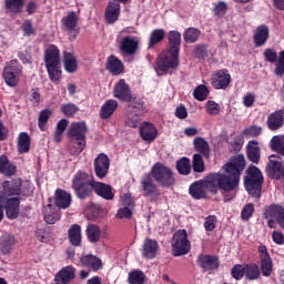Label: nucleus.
Returning a JSON list of instances; mask_svg holds the SVG:
<instances>
[{"label": "nucleus", "mask_w": 284, "mask_h": 284, "mask_svg": "<svg viewBox=\"0 0 284 284\" xmlns=\"http://www.w3.org/2000/svg\"><path fill=\"white\" fill-rule=\"evenodd\" d=\"M106 70L113 77H119V74H123L125 65H123V62L116 55H110L106 60Z\"/></svg>", "instance_id": "c756f323"}, {"label": "nucleus", "mask_w": 284, "mask_h": 284, "mask_svg": "<svg viewBox=\"0 0 284 284\" xmlns=\"http://www.w3.org/2000/svg\"><path fill=\"white\" fill-rule=\"evenodd\" d=\"M77 276V268L74 266L69 265L62 267L54 277L55 283H61V284H68L71 281H74V277Z\"/></svg>", "instance_id": "b1692460"}, {"label": "nucleus", "mask_w": 284, "mask_h": 284, "mask_svg": "<svg viewBox=\"0 0 284 284\" xmlns=\"http://www.w3.org/2000/svg\"><path fill=\"white\" fill-rule=\"evenodd\" d=\"M219 220L216 219V215H209L204 220V230L205 232H214L216 230V223Z\"/></svg>", "instance_id": "e2e57ef3"}, {"label": "nucleus", "mask_w": 284, "mask_h": 284, "mask_svg": "<svg viewBox=\"0 0 284 284\" xmlns=\"http://www.w3.org/2000/svg\"><path fill=\"white\" fill-rule=\"evenodd\" d=\"M0 174L4 176H14L17 174V165L8 159V155L0 156Z\"/></svg>", "instance_id": "c9c22d12"}, {"label": "nucleus", "mask_w": 284, "mask_h": 284, "mask_svg": "<svg viewBox=\"0 0 284 284\" xmlns=\"http://www.w3.org/2000/svg\"><path fill=\"white\" fill-rule=\"evenodd\" d=\"M171 245L173 256H185L191 250V243L190 240H187V231L185 229L176 231L173 234Z\"/></svg>", "instance_id": "6e6552de"}, {"label": "nucleus", "mask_w": 284, "mask_h": 284, "mask_svg": "<svg viewBox=\"0 0 284 284\" xmlns=\"http://www.w3.org/2000/svg\"><path fill=\"white\" fill-rule=\"evenodd\" d=\"M257 252L260 255V267L256 263L244 264V276L246 281H258L262 276L266 278L272 276V272H274V264L272 262V256L267 251V246L260 245L257 247Z\"/></svg>", "instance_id": "7ed1b4c3"}, {"label": "nucleus", "mask_w": 284, "mask_h": 284, "mask_svg": "<svg viewBox=\"0 0 284 284\" xmlns=\"http://www.w3.org/2000/svg\"><path fill=\"white\" fill-rule=\"evenodd\" d=\"M85 234L89 243H99L101 241V227L97 224H88Z\"/></svg>", "instance_id": "79ce46f5"}, {"label": "nucleus", "mask_w": 284, "mask_h": 284, "mask_svg": "<svg viewBox=\"0 0 284 284\" xmlns=\"http://www.w3.org/2000/svg\"><path fill=\"white\" fill-rule=\"evenodd\" d=\"M263 57L267 63H275V77L284 75V50H282L278 55L276 50L267 48L264 50Z\"/></svg>", "instance_id": "9b49d317"}, {"label": "nucleus", "mask_w": 284, "mask_h": 284, "mask_svg": "<svg viewBox=\"0 0 284 284\" xmlns=\"http://www.w3.org/2000/svg\"><path fill=\"white\" fill-rule=\"evenodd\" d=\"M271 148L272 150H274V152H277V154H281L282 156H284V135L273 136L271 140Z\"/></svg>", "instance_id": "603ef678"}, {"label": "nucleus", "mask_w": 284, "mask_h": 284, "mask_svg": "<svg viewBox=\"0 0 284 284\" xmlns=\"http://www.w3.org/2000/svg\"><path fill=\"white\" fill-rule=\"evenodd\" d=\"M197 265H200L204 272L219 270V257L213 255H199Z\"/></svg>", "instance_id": "a878e982"}, {"label": "nucleus", "mask_w": 284, "mask_h": 284, "mask_svg": "<svg viewBox=\"0 0 284 284\" xmlns=\"http://www.w3.org/2000/svg\"><path fill=\"white\" fill-rule=\"evenodd\" d=\"M270 39V28L266 24L258 26L253 34V41L255 48H263Z\"/></svg>", "instance_id": "4be33fe9"}, {"label": "nucleus", "mask_w": 284, "mask_h": 284, "mask_svg": "<svg viewBox=\"0 0 284 284\" xmlns=\"http://www.w3.org/2000/svg\"><path fill=\"white\" fill-rule=\"evenodd\" d=\"M193 146L200 155L202 154V156H205V159H210V143H207L205 139L201 136L194 138Z\"/></svg>", "instance_id": "58836bf2"}, {"label": "nucleus", "mask_w": 284, "mask_h": 284, "mask_svg": "<svg viewBox=\"0 0 284 284\" xmlns=\"http://www.w3.org/2000/svg\"><path fill=\"white\" fill-rule=\"evenodd\" d=\"M17 237L10 233H4L0 236V252L4 256H8L12 252V247L17 245Z\"/></svg>", "instance_id": "bb28decb"}, {"label": "nucleus", "mask_w": 284, "mask_h": 284, "mask_svg": "<svg viewBox=\"0 0 284 284\" xmlns=\"http://www.w3.org/2000/svg\"><path fill=\"white\" fill-rule=\"evenodd\" d=\"M213 14L217 19H223L227 14V3L223 1L213 3Z\"/></svg>", "instance_id": "6e6d98bb"}, {"label": "nucleus", "mask_w": 284, "mask_h": 284, "mask_svg": "<svg viewBox=\"0 0 284 284\" xmlns=\"http://www.w3.org/2000/svg\"><path fill=\"white\" fill-rule=\"evenodd\" d=\"M230 145L234 150V152H241V148H243V135L239 133H232L230 135Z\"/></svg>", "instance_id": "5fc2aeb1"}, {"label": "nucleus", "mask_w": 284, "mask_h": 284, "mask_svg": "<svg viewBox=\"0 0 284 284\" xmlns=\"http://www.w3.org/2000/svg\"><path fill=\"white\" fill-rule=\"evenodd\" d=\"M140 136L142 141H148L149 143H152L159 136V130L154 128V124L151 122H143L140 128Z\"/></svg>", "instance_id": "393cba45"}, {"label": "nucleus", "mask_w": 284, "mask_h": 284, "mask_svg": "<svg viewBox=\"0 0 284 284\" xmlns=\"http://www.w3.org/2000/svg\"><path fill=\"white\" fill-rule=\"evenodd\" d=\"M22 74L23 65H21V63H19V60L17 59L7 62L6 67L2 70L4 83H7L9 88H17V85H19V80L21 79Z\"/></svg>", "instance_id": "0eeeda50"}, {"label": "nucleus", "mask_w": 284, "mask_h": 284, "mask_svg": "<svg viewBox=\"0 0 284 284\" xmlns=\"http://www.w3.org/2000/svg\"><path fill=\"white\" fill-rule=\"evenodd\" d=\"M210 95V90L205 84H200L193 90V97L196 101H205Z\"/></svg>", "instance_id": "864d4df0"}, {"label": "nucleus", "mask_w": 284, "mask_h": 284, "mask_svg": "<svg viewBox=\"0 0 284 284\" xmlns=\"http://www.w3.org/2000/svg\"><path fill=\"white\" fill-rule=\"evenodd\" d=\"M159 251V242L152 239H145L142 245L143 258H156V252Z\"/></svg>", "instance_id": "2f4dec72"}, {"label": "nucleus", "mask_w": 284, "mask_h": 284, "mask_svg": "<svg viewBox=\"0 0 284 284\" xmlns=\"http://www.w3.org/2000/svg\"><path fill=\"white\" fill-rule=\"evenodd\" d=\"M44 65L52 83L61 81V53L57 45L51 44L48 49H45Z\"/></svg>", "instance_id": "20e7f679"}, {"label": "nucleus", "mask_w": 284, "mask_h": 284, "mask_svg": "<svg viewBox=\"0 0 284 284\" xmlns=\"http://www.w3.org/2000/svg\"><path fill=\"white\" fill-rule=\"evenodd\" d=\"M266 171L271 179H274V174H276V173L283 174V162L274 160V159H270V161L266 165Z\"/></svg>", "instance_id": "de8ad7c7"}, {"label": "nucleus", "mask_w": 284, "mask_h": 284, "mask_svg": "<svg viewBox=\"0 0 284 284\" xmlns=\"http://www.w3.org/2000/svg\"><path fill=\"white\" fill-rule=\"evenodd\" d=\"M266 125L271 132L281 130L284 125V110L280 109L267 116Z\"/></svg>", "instance_id": "aec40b11"}, {"label": "nucleus", "mask_w": 284, "mask_h": 284, "mask_svg": "<svg viewBox=\"0 0 284 284\" xmlns=\"http://www.w3.org/2000/svg\"><path fill=\"white\" fill-rule=\"evenodd\" d=\"M120 16H121V4L116 2H109L104 13L106 23H109L110 26H112L113 23H116V21H119Z\"/></svg>", "instance_id": "cd10ccee"}, {"label": "nucleus", "mask_w": 284, "mask_h": 284, "mask_svg": "<svg viewBox=\"0 0 284 284\" xmlns=\"http://www.w3.org/2000/svg\"><path fill=\"white\" fill-rule=\"evenodd\" d=\"M119 108V102L116 100H106L100 110V118L103 120H108L116 112V109Z\"/></svg>", "instance_id": "e433bc0d"}, {"label": "nucleus", "mask_w": 284, "mask_h": 284, "mask_svg": "<svg viewBox=\"0 0 284 284\" xmlns=\"http://www.w3.org/2000/svg\"><path fill=\"white\" fill-rule=\"evenodd\" d=\"M21 30L24 37H34V34H37V30L32 27V20L30 19L23 21Z\"/></svg>", "instance_id": "bf43d9fd"}, {"label": "nucleus", "mask_w": 284, "mask_h": 284, "mask_svg": "<svg viewBox=\"0 0 284 284\" xmlns=\"http://www.w3.org/2000/svg\"><path fill=\"white\" fill-rule=\"evenodd\" d=\"M192 169L196 174L205 172V162L203 161V156L201 154L195 153L193 155Z\"/></svg>", "instance_id": "3c124183"}, {"label": "nucleus", "mask_w": 284, "mask_h": 284, "mask_svg": "<svg viewBox=\"0 0 284 284\" xmlns=\"http://www.w3.org/2000/svg\"><path fill=\"white\" fill-rule=\"evenodd\" d=\"M151 178L154 179L155 183L160 187H173V185H176V178H174V172L170 166H166L165 164L161 162H156L152 168L150 173Z\"/></svg>", "instance_id": "39448f33"}, {"label": "nucleus", "mask_w": 284, "mask_h": 284, "mask_svg": "<svg viewBox=\"0 0 284 284\" xmlns=\"http://www.w3.org/2000/svg\"><path fill=\"white\" fill-rule=\"evenodd\" d=\"M95 176L103 180L110 172V158L105 153H100L93 162Z\"/></svg>", "instance_id": "2eb2a0df"}, {"label": "nucleus", "mask_w": 284, "mask_h": 284, "mask_svg": "<svg viewBox=\"0 0 284 284\" xmlns=\"http://www.w3.org/2000/svg\"><path fill=\"white\" fill-rule=\"evenodd\" d=\"M262 133H263V128L257 125H251L243 130L244 136L256 138V136H261Z\"/></svg>", "instance_id": "338daca9"}, {"label": "nucleus", "mask_w": 284, "mask_h": 284, "mask_svg": "<svg viewBox=\"0 0 284 284\" xmlns=\"http://www.w3.org/2000/svg\"><path fill=\"white\" fill-rule=\"evenodd\" d=\"M85 134H88L85 122H74L70 125L68 131L69 139L79 141L80 148L85 145Z\"/></svg>", "instance_id": "4468645a"}, {"label": "nucleus", "mask_w": 284, "mask_h": 284, "mask_svg": "<svg viewBox=\"0 0 284 284\" xmlns=\"http://www.w3.org/2000/svg\"><path fill=\"white\" fill-rule=\"evenodd\" d=\"M79 105L69 102L61 105V112L68 119H74V115L79 112Z\"/></svg>", "instance_id": "8fccbe9b"}, {"label": "nucleus", "mask_w": 284, "mask_h": 284, "mask_svg": "<svg viewBox=\"0 0 284 284\" xmlns=\"http://www.w3.org/2000/svg\"><path fill=\"white\" fill-rule=\"evenodd\" d=\"M83 267H89L93 272H99L103 267V262L97 255L88 254L80 257Z\"/></svg>", "instance_id": "7c9ffc66"}, {"label": "nucleus", "mask_w": 284, "mask_h": 284, "mask_svg": "<svg viewBox=\"0 0 284 284\" xmlns=\"http://www.w3.org/2000/svg\"><path fill=\"white\" fill-rule=\"evenodd\" d=\"M71 190H73L74 195L80 201L90 199L94 192L98 196L104 199V201L114 200V193L112 192V186L110 184L94 180V175L82 170L73 175Z\"/></svg>", "instance_id": "f03ea898"}, {"label": "nucleus", "mask_w": 284, "mask_h": 284, "mask_svg": "<svg viewBox=\"0 0 284 284\" xmlns=\"http://www.w3.org/2000/svg\"><path fill=\"white\" fill-rule=\"evenodd\" d=\"M206 112L207 114L216 116V114L221 112V106L215 101L210 100L206 102Z\"/></svg>", "instance_id": "774afa93"}, {"label": "nucleus", "mask_w": 284, "mask_h": 284, "mask_svg": "<svg viewBox=\"0 0 284 284\" xmlns=\"http://www.w3.org/2000/svg\"><path fill=\"white\" fill-rule=\"evenodd\" d=\"M21 179L7 180L2 183V194L4 196H19L21 194Z\"/></svg>", "instance_id": "412c9836"}, {"label": "nucleus", "mask_w": 284, "mask_h": 284, "mask_svg": "<svg viewBox=\"0 0 284 284\" xmlns=\"http://www.w3.org/2000/svg\"><path fill=\"white\" fill-rule=\"evenodd\" d=\"M52 116V110L50 109H43L39 113L38 118V128L41 130V132H45L48 128V121H50V118Z\"/></svg>", "instance_id": "49530a36"}, {"label": "nucleus", "mask_w": 284, "mask_h": 284, "mask_svg": "<svg viewBox=\"0 0 284 284\" xmlns=\"http://www.w3.org/2000/svg\"><path fill=\"white\" fill-rule=\"evenodd\" d=\"M85 144L81 146V144H79V141L70 139L69 152L72 156H79V154L83 152Z\"/></svg>", "instance_id": "13d9d810"}, {"label": "nucleus", "mask_w": 284, "mask_h": 284, "mask_svg": "<svg viewBox=\"0 0 284 284\" xmlns=\"http://www.w3.org/2000/svg\"><path fill=\"white\" fill-rule=\"evenodd\" d=\"M264 219H274V221L284 230V207L280 204H271L264 210Z\"/></svg>", "instance_id": "f3484780"}, {"label": "nucleus", "mask_w": 284, "mask_h": 284, "mask_svg": "<svg viewBox=\"0 0 284 284\" xmlns=\"http://www.w3.org/2000/svg\"><path fill=\"white\" fill-rule=\"evenodd\" d=\"M63 63L64 70L69 72V74H74V72L79 70V62L77 61V57L70 52H64Z\"/></svg>", "instance_id": "ea45409f"}, {"label": "nucleus", "mask_w": 284, "mask_h": 284, "mask_svg": "<svg viewBox=\"0 0 284 284\" xmlns=\"http://www.w3.org/2000/svg\"><path fill=\"white\" fill-rule=\"evenodd\" d=\"M141 192L145 199L154 202L159 201L161 196V191H159V186H156L150 173H145L141 179Z\"/></svg>", "instance_id": "1a4fd4ad"}, {"label": "nucleus", "mask_w": 284, "mask_h": 284, "mask_svg": "<svg viewBox=\"0 0 284 284\" xmlns=\"http://www.w3.org/2000/svg\"><path fill=\"white\" fill-rule=\"evenodd\" d=\"M139 50V39L132 36H125L120 42V52L123 57H134Z\"/></svg>", "instance_id": "a211bd4d"}, {"label": "nucleus", "mask_w": 284, "mask_h": 284, "mask_svg": "<svg viewBox=\"0 0 284 284\" xmlns=\"http://www.w3.org/2000/svg\"><path fill=\"white\" fill-rule=\"evenodd\" d=\"M231 275L235 281H241L245 276V264H235L231 270Z\"/></svg>", "instance_id": "680f3d73"}, {"label": "nucleus", "mask_w": 284, "mask_h": 284, "mask_svg": "<svg viewBox=\"0 0 284 284\" xmlns=\"http://www.w3.org/2000/svg\"><path fill=\"white\" fill-rule=\"evenodd\" d=\"M183 39L186 43H196V41L201 39V30L194 27H190L185 29Z\"/></svg>", "instance_id": "a18cd8bd"}, {"label": "nucleus", "mask_w": 284, "mask_h": 284, "mask_svg": "<svg viewBox=\"0 0 284 284\" xmlns=\"http://www.w3.org/2000/svg\"><path fill=\"white\" fill-rule=\"evenodd\" d=\"M69 243L72 247H81L82 243V234H81V225L72 224L68 231Z\"/></svg>", "instance_id": "f704fd0d"}, {"label": "nucleus", "mask_w": 284, "mask_h": 284, "mask_svg": "<svg viewBox=\"0 0 284 284\" xmlns=\"http://www.w3.org/2000/svg\"><path fill=\"white\" fill-rule=\"evenodd\" d=\"M129 284H145V273L141 270H134L129 273Z\"/></svg>", "instance_id": "09e8293b"}, {"label": "nucleus", "mask_w": 284, "mask_h": 284, "mask_svg": "<svg viewBox=\"0 0 284 284\" xmlns=\"http://www.w3.org/2000/svg\"><path fill=\"white\" fill-rule=\"evenodd\" d=\"M113 97L118 99V101H122V103H130V101H132V89H130V84L125 82V79H120L114 84Z\"/></svg>", "instance_id": "ddd939ff"}, {"label": "nucleus", "mask_w": 284, "mask_h": 284, "mask_svg": "<svg viewBox=\"0 0 284 284\" xmlns=\"http://www.w3.org/2000/svg\"><path fill=\"white\" fill-rule=\"evenodd\" d=\"M175 168L182 176H189L192 172V164L190 163L189 158L185 156L176 161Z\"/></svg>", "instance_id": "c03bdc74"}, {"label": "nucleus", "mask_w": 284, "mask_h": 284, "mask_svg": "<svg viewBox=\"0 0 284 284\" xmlns=\"http://www.w3.org/2000/svg\"><path fill=\"white\" fill-rule=\"evenodd\" d=\"M245 156L243 154L231 158L230 162L223 165L225 173H209L203 180L193 182L189 186V194L194 201L210 199L207 192L213 196L221 192H234L241 183V174L245 170Z\"/></svg>", "instance_id": "f257e3e1"}, {"label": "nucleus", "mask_w": 284, "mask_h": 284, "mask_svg": "<svg viewBox=\"0 0 284 284\" xmlns=\"http://www.w3.org/2000/svg\"><path fill=\"white\" fill-rule=\"evenodd\" d=\"M246 156L251 163L258 164L261 161V146H258V141H248L246 145Z\"/></svg>", "instance_id": "473e14b6"}, {"label": "nucleus", "mask_w": 284, "mask_h": 284, "mask_svg": "<svg viewBox=\"0 0 284 284\" xmlns=\"http://www.w3.org/2000/svg\"><path fill=\"white\" fill-rule=\"evenodd\" d=\"M254 216V204L247 203L244 205L241 212L242 221H250Z\"/></svg>", "instance_id": "0e129e2a"}, {"label": "nucleus", "mask_w": 284, "mask_h": 284, "mask_svg": "<svg viewBox=\"0 0 284 284\" xmlns=\"http://www.w3.org/2000/svg\"><path fill=\"white\" fill-rule=\"evenodd\" d=\"M62 29L68 32L70 41H74L79 37L81 29L79 26V17L77 12L71 11L61 20Z\"/></svg>", "instance_id": "9d476101"}, {"label": "nucleus", "mask_w": 284, "mask_h": 284, "mask_svg": "<svg viewBox=\"0 0 284 284\" xmlns=\"http://www.w3.org/2000/svg\"><path fill=\"white\" fill-rule=\"evenodd\" d=\"M129 103L131 104L129 105L125 125L128 128H138L139 121H141L142 116L148 112V106L145 105L143 98L133 97Z\"/></svg>", "instance_id": "423d86ee"}, {"label": "nucleus", "mask_w": 284, "mask_h": 284, "mask_svg": "<svg viewBox=\"0 0 284 284\" xmlns=\"http://www.w3.org/2000/svg\"><path fill=\"white\" fill-rule=\"evenodd\" d=\"M19 205H21V200L19 197H10L7 200L4 210L7 217L10 219V221H14V219L19 217Z\"/></svg>", "instance_id": "c85d7f7f"}, {"label": "nucleus", "mask_w": 284, "mask_h": 284, "mask_svg": "<svg viewBox=\"0 0 284 284\" xmlns=\"http://www.w3.org/2000/svg\"><path fill=\"white\" fill-rule=\"evenodd\" d=\"M264 179H244V187L254 199H261V190H263Z\"/></svg>", "instance_id": "5701e85b"}, {"label": "nucleus", "mask_w": 284, "mask_h": 284, "mask_svg": "<svg viewBox=\"0 0 284 284\" xmlns=\"http://www.w3.org/2000/svg\"><path fill=\"white\" fill-rule=\"evenodd\" d=\"M26 0H4V10L8 14H21Z\"/></svg>", "instance_id": "4c0bfd02"}, {"label": "nucleus", "mask_w": 284, "mask_h": 284, "mask_svg": "<svg viewBox=\"0 0 284 284\" xmlns=\"http://www.w3.org/2000/svg\"><path fill=\"white\" fill-rule=\"evenodd\" d=\"M54 203L57 207H61L62 210H68L72 203V194L65 192L62 189L55 190V200Z\"/></svg>", "instance_id": "72a5a7b5"}, {"label": "nucleus", "mask_w": 284, "mask_h": 284, "mask_svg": "<svg viewBox=\"0 0 284 284\" xmlns=\"http://www.w3.org/2000/svg\"><path fill=\"white\" fill-rule=\"evenodd\" d=\"M36 239H38L40 243H48L50 241V229L48 227L37 229Z\"/></svg>", "instance_id": "052dcab7"}, {"label": "nucleus", "mask_w": 284, "mask_h": 284, "mask_svg": "<svg viewBox=\"0 0 284 284\" xmlns=\"http://www.w3.org/2000/svg\"><path fill=\"white\" fill-rule=\"evenodd\" d=\"M168 39V45H166V52L170 54V57H179V53L181 52V32L178 30H171L166 34Z\"/></svg>", "instance_id": "dca6fc26"}, {"label": "nucleus", "mask_w": 284, "mask_h": 284, "mask_svg": "<svg viewBox=\"0 0 284 284\" xmlns=\"http://www.w3.org/2000/svg\"><path fill=\"white\" fill-rule=\"evenodd\" d=\"M231 82L232 75H230V71L227 69L217 71L211 79V84L214 90H225Z\"/></svg>", "instance_id": "6ab92c4d"}, {"label": "nucleus", "mask_w": 284, "mask_h": 284, "mask_svg": "<svg viewBox=\"0 0 284 284\" xmlns=\"http://www.w3.org/2000/svg\"><path fill=\"white\" fill-rule=\"evenodd\" d=\"M179 68V55H170V53H162L156 61L155 70L160 77L168 74L169 70Z\"/></svg>", "instance_id": "f8f14e48"}, {"label": "nucleus", "mask_w": 284, "mask_h": 284, "mask_svg": "<svg viewBox=\"0 0 284 284\" xmlns=\"http://www.w3.org/2000/svg\"><path fill=\"white\" fill-rule=\"evenodd\" d=\"M165 39L164 29H155L151 31L149 37L148 50H153L154 47L159 45Z\"/></svg>", "instance_id": "a19ab883"}, {"label": "nucleus", "mask_w": 284, "mask_h": 284, "mask_svg": "<svg viewBox=\"0 0 284 284\" xmlns=\"http://www.w3.org/2000/svg\"><path fill=\"white\" fill-rule=\"evenodd\" d=\"M244 179H263V173L261 172V170L254 165H250L246 170V175Z\"/></svg>", "instance_id": "69168bd1"}, {"label": "nucleus", "mask_w": 284, "mask_h": 284, "mask_svg": "<svg viewBox=\"0 0 284 284\" xmlns=\"http://www.w3.org/2000/svg\"><path fill=\"white\" fill-rule=\"evenodd\" d=\"M31 139L27 132H21L18 136V152L19 154H28L30 152Z\"/></svg>", "instance_id": "37998d69"}, {"label": "nucleus", "mask_w": 284, "mask_h": 284, "mask_svg": "<svg viewBox=\"0 0 284 284\" xmlns=\"http://www.w3.org/2000/svg\"><path fill=\"white\" fill-rule=\"evenodd\" d=\"M193 54L195 59H199L200 61L205 60L207 57V44L200 43L194 47Z\"/></svg>", "instance_id": "4d7b16f0"}]
</instances>
